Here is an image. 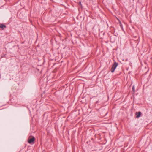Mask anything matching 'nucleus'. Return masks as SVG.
Here are the masks:
<instances>
[{"instance_id":"1","label":"nucleus","mask_w":152,"mask_h":152,"mask_svg":"<svg viewBox=\"0 0 152 152\" xmlns=\"http://www.w3.org/2000/svg\"><path fill=\"white\" fill-rule=\"evenodd\" d=\"M35 140V137L33 136H31L28 139V142L29 143L33 144L34 143Z\"/></svg>"},{"instance_id":"2","label":"nucleus","mask_w":152,"mask_h":152,"mask_svg":"<svg viewBox=\"0 0 152 152\" xmlns=\"http://www.w3.org/2000/svg\"><path fill=\"white\" fill-rule=\"evenodd\" d=\"M118 65V63L115 62L114 64H113L111 69V72L113 73L114 72L115 70L117 67Z\"/></svg>"},{"instance_id":"3","label":"nucleus","mask_w":152,"mask_h":152,"mask_svg":"<svg viewBox=\"0 0 152 152\" xmlns=\"http://www.w3.org/2000/svg\"><path fill=\"white\" fill-rule=\"evenodd\" d=\"M141 113L140 112H136L135 113V114L136 115V117L137 118H139L140 117Z\"/></svg>"},{"instance_id":"4","label":"nucleus","mask_w":152,"mask_h":152,"mask_svg":"<svg viewBox=\"0 0 152 152\" xmlns=\"http://www.w3.org/2000/svg\"><path fill=\"white\" fill-rule=\"evenodd\" d=\"M6 27V26L5 25H4L3 24H1V25L0 27L1 28H2V29H4V28H3V27Z\"/></svg>"},{"instance_id":"5","label":"nucleus","mask_w":152,"mask_h":152,"mask_svg":"<svg viewBox=\"0 0 152 152\" xmlns=\"http://www.w3.org/2000/svg\"><path fill=\"white\" fill-rule=\"evenodd\" d=\"M132 91L134 93L135 92V88L134 86L133 85L132 86Z\"/></svg>"},{"instance_id":"6","label":"nucleus","mask_w":152,"mask_h":152,"mask_svg":"<svg viewBox=\"0 0 152 152\" xmlns=\"http://www.w3.org/2000/svg\"><path fill=\"white\" fill-rule=\"evenodd\" d=\"M120 26L121 27V28L123 30V27H122V25L121 23H120Z\"/></svg>"},{"instance_id":"7","label":"nucleus","mask_w":152,"mask_h":152,"mask_svg":"<svg viewBox=\"0 0 152 152\" xmlns=\"http://www.w3.org/2000/svg\"><path fill=\"white\" fill-rule=\"evenodd\" d=\"M79 4H81V3L80 2L79 3Z\"/></svg>"}]
</instances>
